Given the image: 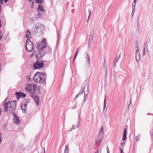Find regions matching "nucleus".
I'll use <instances>...</instances> for the list:
<instances>
[{
  "mask_svg": "<svg viewBox=\"0 0 153 153\" xmlns=\"http://www.w3.org/2000/svg\"><path fill=\"white\" fill-rule=\"evenodd\" d=\"M134 11H135V10H132L131 13H134Z\"/></svg>",
  "mask_w": 153,
  "mask_h": 153,
  "instance_id": "49530a36",
  "label": "nucleus"
},
{
  "mask_svg": "<svg viewBox=\"0 0 153 153\" xmlns=\"http://www.w3.org/2000/svg\"><path fill=\"white\" fill-rule=\"evenodd\" d=\"M27 102L26 100H24L21 106V108L22 110V112L24 113L26 112V109L27 106Z\"/></svg>",
  "mask_w": 153,
  "mask_h": 153,
  "instance_id": "9d476101",
  "label": "nucleus"
},
{
  "mask_svg": "<svg viewBox=\"0 0 153 153\" xmlns=\"http://www.w3.org/2000/svg\"><path fill=\"white\" fill-rule=\"evenodd\" d=\"M80 121V117L79 116V119L78 121L74 123V124L72 125V127L71 128V129L69 130L68 131H71L72 130H74L77 128L79 126V123Z\"/></svg>",
  "mask_w": 153,
  "mask_h": 153,
  "instance_id": "1a4fd4ad",
  "label": "nucleus"
},
{
  "mask_svg": "<svg viewBox=\"0 0 153 153\" xmlns=\"http://www.w3.org/2000/svg\"><path fill=\"white\" fill-rule=\"evenodd\" d=\"M99 149H98V150H97L95 152V153H99Z\"/></svg>",
  "mask_w": 153,
  "mask_h": 153,
  "instance_id": "37998d69",
  "label": "nucleus"
},
{
  "mask_svg": "<svg viewBox=\"0 0 153 153\" xmlns=\"http://www.w3.org/2000/svg\"><path fill=\"white\" fill-rule=\"evenodd\" d=\"M64 153H68L64 152Z\"/></svg>",
  "mask_w": 153,
  "mask_h": 153,
  "instance_id": "052dcab7",
  "label": "nucleus"
},
{
  "mask_svg": "<svg viewBox=\"0 0 153 153\" xmlns=\"http://www.w3.org/2000/svg\"><path fill=\"white\" fill-rule=\"evenodd\" d=\"M120 151H121V152H120L121 153H122L123 152V150L122 149H120Z\"/></svg>",
  "mask_w": 153,
  "mask_h": 153,
  "instance_id": "09e8293b",
  "label": "nucleus"
},
{
  "mask_svg": "<svg viewBox=\"0 0 153 153\" xmlns=\"http://www.w3.org/2000/svg\"><path fill=\"white\" fill-rule=\"evenodd\" d=\"M44 48V47L42 46L39 42L37 43V49L40 51V53L38 55L41 56H43L46 54V51Z\"/></svg>",
  "mask_w": 153,
  "mask_h": 153,
  "instance_id": "20e7f679",
  "label": "nucleus"
},
{
  "mask_svg": "<svg viewBox=\"0 0 153 153\" xmlns=\"http://www.w3.org/2000/svg\"><path fill=\"white\" fill-rule=\"evenodd\" d=\"M152 137H153V131L152 132Z\"/></svg>",
  "mask_w": 153,
  "mask_h": 153,
  "instance_id": "6e6d98bb",
  "label": "nucleus"
},
{
  "mask_svg": "<svg viewBox=\"0 0 153 153\" xmlns=\"http://www.w3.org/2000/svg\"><path fill=\"white\" fill-rule=\"evenodd\" d=\"M59 30H58V34H57V36H58V38L57 41V42H58L59 40Z\"/></svg>",
  "mask_w": 153,
  "mask_h": 153,
  "instance_id": "7c9ffc66",
  "label": "nucleus"
},
{
  "mask_svg": "<svg viewBox=\"0 0 153 153\" xmlns=\"http://www.w3.org/2000/svg\"><path fill=\"white\" fill-rule=\"evenodd\" d=\"M105 117H106V115L105 114Z\"/></svg>",
  "mask_w": 153,
  "mask_h": 153,
  "instance_id": "bf43d9fd",
  "label": "nucleus"
},
{
  "mask_svg": "<svg viewBox=\"0 0 153 153\" xmlns=\"http://www.w3.org/2000/svg\"><path fill=\"white\" fill-rule=\"evenodd\" d=\"M36 2L38 4H42L43 3V0H36Z\"/></svg>",
  "mask_w": 153,
  "mask_h": 153,
  "instance_id": "393cba45",
  "label": "nucleus"
},
{
  "mask_svg": "<svg viewBox=\"0 0 153 153\" xmlns=\"http://www.w3.org/2000/svg\"><path fill=\"white\" fill-rule=\"evenodd\" d=\"M3 0L4 1V2L5 3H7L8 1V0Z\"/></svg>",
  "mask_w": 153,
  "mask_h": 153,
  "instance_id": "c03bdc74",
  "label": "nucleus"
},
{
  "mask_svg": "<svg viewBox=\"0 0 153 153\" xmlns=\"http://www.w3.org/2000/svg\"><path fill=\"white\" fill-rule=\"evenodd\" d=\"M7 98H6L5 100H4V101L3 102V103H7V102H6V100H7Z\"/></svg>",
  "mask_w": 153,
  "mask_h": 153,
  "instance_id": "ea45409f",
  "label": "nucleus"
},
{
  "mask_svg": "<svg viewBox=\"0 0 153 153\" xmlns=\"http://www.w3.org/2000/svg\"><path fill=\"white\" fill-rule=\"evenodd\" d=\"M1 108H0V115L1 114Z\"/></svg>",
  "mask_w": 153,
  "mask_h": 153,
  "instance_id": "de8ad7c7",
  "label": "nucleus"
},
{
  "mask_svg": "<svg viewBox=\"0 0 153 153\" xmlns=\"http://www.w3.org/2000/svg\"><path fill=\"white\" fill-rule=\"evenodd\" d=\"M78 49H79V48H78V49H77V50H76V51L75 54L74 56V60H73V62H74V60L75 59L76 57V56H77V54H78Z\"/></svg>",
  "mask_w": 153,
  "mask_h": 153,
  "instance_id": "cd10ccee",
  "label": "nucleus"
},
{
  "mask_svg": "<svg viewBox=\"0 0 153 153\" xmlns=\"http://www.w3.org/2000/svg\"><path fill=\"white\" fill-rule=\"evenodd\" d=\"M16 97L17 99H19L21 98H24L26 96V94H24L23 93L20 92H16Z\"/></svg>",
  "mask_w": 153,
  "mask_h": 153,
  "instance_id": "ddd939ff",
  "label": "nucleus"
},
{
  "mask_svg": "<svg viewBox=\"0 0 153 153\" xmlns=\"http://www.w3.org/2000/svg\"><path fill=\"white\" fill-rule=\"evenodd\" d=\"M92 40H89V41L88 42V48H90V46L92 42Z\"/></svg>",
  "mask_w": 153,
  "mask_h": 153,
  "instance_id": "bb28decb",
  "label": "nucleus"
},
{
  "mask_svg": "<svg viewBox=\"0 0 153 153\" xmlns=\"http://www.w3.org/2000/svg\"><path fill=\"white\" fill-rule=\"evenodd\" d=\"M125 143H120V145L121 146H124Z\"/></svg>",
  "mask_w": 153,
  "mask_h": 153,
  "instance_id": "a19ab883",
  "label": "nucleus"
},
{
  "mask_svg": "<svg viewBox=\"0 0 153 153\" xmlns=\"http://www.w3.org/2000/svg\"><path fill=\"white\" fill-rule=\"evenodd\" d=\"M87 56L85 57V58L86 59V61L88 62V64L89 65L90 64V58L88 56V54H87Z\"/></svg>",
  "mask_w": 153,
  "mask_h": 153,
  "instance_id": "4be33fe9",
  "label": "nucleus"
},
{
  "mask_svg": "<svg viewBox=\"0 0 153 153\" xmlns=\"http://www.w3.org/2000/svg\"><path fill=\"white\" fill-rule=\"evenodd\" d=\"M25 89L28 92L30 96L34 99L37 105L39 102V98L36 94V92L39 89L37 86L35 84L29 83L27 84L25 87Z\"/></svg>",
  "mask_w": 153,
  "mask_h": 153,
  "instance_id": "f257e3e1",
  "label": "nucleus"
},
{
  "mask_svg": "<svg viewBox=\"0 0 153 153\" xmlns=\"http://www.w3.org/2000/svg\"><path fill=\"white\" fill-rule=\"evenodd\" d=\"M103 126H102L101 128V129L100 133H101L102 131H103Z\"/></svg>",
  "mask_w": 153,
  "mask_h": 153,
  "instance_id": "4c0bfd02",
  "label": "nucleus"
},
{
  "mask_svg": "<svg viewBox=\"0 0 153 153\" xmlns=\"http://www.w3.org/2000/svg\"><path fill=\"white\" fill-rule=\"evenodd\" d=\"M107 153H109V150H107Z\"/></svg>",
  "mask_w": 153,
  "mask_h": 153,
  "instance_id": "603ef678",
  "label": "nucleus"
},
{
  "mask_svg": "<svg viewBox=\"0 0 153 153\" xmlns=\"http://www.w3.org/2000/svg\"><path fill=\"white\" fill-rule=\"evenodd\" d=\"M25 47L27 52H31L33 48V42L30 40L27 39L26 42Z\"/></svg>",
  "mask_w": 153,
  "mask_h": 153,
  "instance_id": "423d86ee",
  "label": "nucleus"
},
{
  "mask_svg": "<svg viewBox=\"0 0 153 153\" xmlns=\"http://www.w3.org/2000/svg\"><path fill=\"white\" fill-rule=\"evenodd\" d=\"M135 5H134V4H132V10H135Z\"/></svg>",
  "mask_w": 153,
  "mask_h": 153,
  "instance_id": "473e14b6",
  "label": "nucleus"
},
{
  "mask_svg": "<svg viewBox=\"0 0 153 153\" xmlns=\"http://www.w3.org/2000/svg\"><path fill=\"white\" fill-rule=\"evenodd\" d=\"M143 52L144 53H145V51H144V50H143Z\"/></svg>",
  "mask_w": 153,
  "mask_h": 153,
  "instance_id": "4d7b16f0",
  "label": "nucleus"
},
{
  "mask_svg": "<svg viewBox=\"0 0 153 153\" xmlns=\"http://www.w3.org/2000/svg\"><path fill=\"white\" fill-rule=\"evenodd\" d=\"M83 92V90H81L76 95L74 99V100H76L77 98V97H78V96H79L81 95L82 94Z\"/></svg>",
  "mask_w": 153,
  "mask_h": 153,
  "instance_id": "b1692460",
  "label": "nucleus"
},
{
  "mask_svg": "<svg viewBox=\"0 0 153 153\" xmlns=\"http://www.w3.org/2000/svg\"><path fill=\"white\" fill-rule=\"evenodd\" d=\"M146 46V44L145 43L144 44V46H143V49H144V51H145Z\"/></svg>",
  "mask_w": 153,
  "mask_h": 153,
  "instance_id": "e433bc0d",
  "label": "nucleus"
},
{
  "mask_svg": "<svg viewBox=\"0 0 153 153\" xmlns=\"http://www.w3.org/2000/svg\"><path fill=\"white\" fill-rule=\"evenodd\" d=\"M37 10L38 11H39V10L40 11L44 12L45 11V9L43 8V7L41 5H39L38 6V7L36 8Z\"/></svg>",
  "mask_w": 153,
  "mask_h": 153,
  "instance_id": "a211bd4d",
  "label": "nucleus"
},
{
  "mask_svg": "<svg viewBox=\"0 0 153 153\" xmlns=\"http://www.w3.org/2000/svg\"><path fill=\"white\" fill-rule=\"evenodd\" d=\"M137 1V0H134L133 2L132 3V4H133L134 5H136Z\"/></svg>",
  "mask_w": 153,
  "mask_h": 153,
  "instance_id": "c9c22d12",
  "label": "nucleus"
},
{
  "mask_svg": "<svg viewBox=\"0 0 153 153\" xmlns=\"http://www.w3.org/2000/svg\"><path fill=\"white\" fill-rule=\"evenodd\" d=\"M26 37L28 39L31 37V35L30 32L29 30H27V34L26 36Z\"/></svg>",
  "mask_w": 153,
  "mask_h": 153,
  "instance_id": "6ab92c4d",
  "label": "nucleus"
},
{
  "mask_svg": "<svg viewBox=\"0 0 153 153\" xmlns=\"http://www.w3.org/2000/svg\"><path fill=\"white\" fill-rule=\"evenodd\" d=\"M9 101L7 102V103H3V106L4 107L3 110L4 112H7L8 111L9 109Z\"/></svg>",
  "mask_w": 153,
  "mask_h": 153,
  "instance_id": "4468645a",
  "label": "nucleus"
},
{
  "mask_svg": "<svg viewBox=\"0 0 153 153\" xmlns=\"http://www.w3.org/2000/svg\"><path fill=\"white\" fill-rule=\"evenodd\" d=\"M40 43H41V44L42 45V46L44 47V48L45 49V48L47 46V45H46V44L47 43L46 40L45 39L43 38L42 41Z\"/></svg>",
  "mask_w": 153,
  "mask_h": 153,
  "instance_id": "2eb2a0df",
  "label": "nucleus"
},
{
  "mask_svg": "<svg viewBox=\"0 0 153 153\" xmlns=\"http://www.w3.org/2000/svg\"><path fill=\"white\" fill-rule=\"evenodd\" d=\"M45 49L46 50V52H47L48 53H51L52 49L50 46H47Z\"/></svg>",
  "mask_w": 153,
  "mask_h": 153,
  "instance_id": "aec40b11",
  "label": "nucleus"
},
{
  "mask_svg": "<svg viewBox=\"0 0 153 153\" xmlns=\"http://www.w3.org/2000/svg\"><path fill=\"white\" fill-rule=\"evenodd\" d=\"M134 13H131V16H133V15H134Z\"/></svg>",
  "mask_w": 153,
  "mask_h": 153,
  "instance_id": "8fccbe9b",
  "label": "nucleus"
},
{
  "mask_svg": "<svg viewBox=\"0 0 153 153\" xmlns=\"http://www.w3.org/2000/svg\"><path fill=\"white\" fill-rule=\"evenodd\" d=\"M114 63V65H113V67H116V63Z\"/></svg>",
  "mask_w": 153,
  "mask_h": 153,
  "instance_id": "79ce46f5",
  "label": "nucleus"
},
{
  "mask_svg": "<svg viewBox=\"0 0 153 153\" xmlns=\"http://www.w3.org/2000/svg\"><path fill=\"white\" fill-rule=\"evenodd\" d=\"M37 60L34 63L33 67L35 69H40L42 68L44 65V61L41 59V57L39 55H36Z\"/></svg>",
  "mask_w": 153,
  "mask_h": 153,
  "instance_id": "7ed1b4c3",
  "label": "nucleus"
},
{
  "mask_svg": "<svg viewBox=\"0 0 153 153\" xmlns=\"http://www.w3.org/2000/svg\"><path fill=\"white\" fill-rule=\"evenodd\" d=\"M14 117L13 119V122L16 125H19L20 123V121L18 117L16 116V114H13Z\"/></svg>",
  "mask_w": 153,
  "mask_h": 153,
  "instance_id": "f8f14e48",
  "label": "nucleus"
},
{
  "mask_svg": "<svg viewBox=\"0 0 153 153\" xmlns=\"http://www.w3.org/2000/svg\"><path fill=\"white\" fill-rule=\"evenodd\" d=\"M135 54L136 61L137 62H138L139 61L141 57V55L138 49H136Z\"/></svg>",
  "mask_w": 153,
  "mask_h": 153,
  "instance_id": "9b49d317",
  "label": "nucleus"
},
{
  "mask_svg": "<svg viewBox=\"0 0 153 153\" xmlns=\"http://www.w3.org/2000/svg\"><path fill=\"white\" fill-rule=\"evenodd\" d=\"M3 36L1 34V31L0 32V41L1 40V39L2 38Z\"/></svg>",
  "mask_w": 153,
  "mask_h": 153,
  "instance_id": "f704fd0d",
  "label": "nucleus"
},
{
  "mask_svg": "<svg viewBox=\"0 0 153 153\" xmlns=\"http://www.w3.org/2000/svg\"><path fill=\"white\" fill-rule=\"evenodd\" d=\"M120 57V54H118L116 56L114 59V63H117L119 60V59Z\"/></svg>",
  "mask_w": 153,
  "mask_h": 153,
  "instance_id": "dca6fc26",
  "label": "nucleus"
},
{
  "mask_svg": "<svg viewBox=\"0 0 153 153\" xmlns=\"http://www.w3.org/2000/svg\"><path fill=\"white\" fill-rule=\"evenodd\" d=\"M2 135L1 132H0V144L2 142Z\"/></svg>",
  "mask_w": 153,
  "mask_h": 153,
  "instance_id": "c756f323",
  "label": "nucleus"
},
{
  "mask_svg": "<svg viewBox=\"0 0 153 153\" xmlns=\"http://www.w3.org/2000/svg\"><path fill=\"white\" fill-rule=\"evenodd\" d=\"M107 150H109L108 149V147H107Z\"/></svg>",
  "mask_w": 153,
  "mask_h": 153,
  "instance_id": "864d4df0",
  "label": "nucleus"
},
{
  "mask_svg": "<svg viewBox=\"0 0 153 153\" xmlns=\"http://www.w3.org/2000/svg\"><path fill=\"white\" fill-rule=\"evenodd\" d=\"M139 18H138V19H137V25H138V28L139 27H138V22H139Z\"/></svg>",
  "mask_w": 153,
  "mask_h": 153,
  "instance_id": "a18cd8bd",
  "label": "nucleus"
},
{
  "mask_svg": "<svg viewBox=\"0 0 153 153\" xmlns=\"http://www.w3.org/2000/svg\"><path fill=\"white\" fill-rule=\"evenodd\" d=\"M46 78V75L44 73L37 72L33 78L34 81L40 83L44 82Z\"/></svg>",
  "mask_w": 153,
  "mask_h": 153,
  "instance_id": "f03ea898",
  "label": "nucleus"
},
{
  "mask_svg": "<svg viewBox=\"0 0 153 153\" xmlns=\"http://www.w3.org/2000/svg\"><path fill=\"white\" fill-rule=\"evenodd\" d=\"M88 85V82H86L84 87V89H85V88H87L86 91L84 93V102H85L87 99V95L89 92Z\"/></svg>",
  "mask_w": 153,
  "mask_h": 153,
  "instance_id": "6e6552de",
  "label": "nucleus"
},
{
  "mask_svg": "<svg viewBox=\"0 0 153 153\" xmlns=\"http://www.w3.org/2000/svg\"><path fill=\"white\" fill-rule=\"evenodd\" d=\"M147 41H148V42H150V40L149 39L148 40H147Z\"/></svg>",
  "mask_w": 153,
  "mask_h": 153,
  "instance_id": "3c124183",
  "label": "nucleus"
},
{
  "mask_svg": "<svg viewBox=\"0 0 153 153\" xmlns=\"http://www.w3.org/2000/svg\"><path fill=\"white\" fill-rule=\"evenodd\" d=\"M126 139V128L124 129L123 132V135L122 137V140L123 141Z\"/></svg>",
  "mask_w": 153,
  "mask_h": 153,
  "instance_id": "f3484780",
  "label": "nucleus"
},
{
  "mask_svg": "<svg viewBox=\"0 0 153 153\" xmlns=\"http://www.w3.org/2000/svg\"><path fill=\"white\" fill-rule=\"evenodd\" d=\"M141 135L139 134L136 137L135 139L137 141H138L139 140V138L141 137Z\"/></svg>",
  "mask_w": 153,
  "mask_h": 153,
  "instance_id": "c85d7f7f",
  "label": "nucleus"
},
{
  "mask_svg": "<svg viewBox=\"0 0 153 153\" xmlns=\"http://www.w3.org/2000/svg\"><path fill=\"white\" fill-rule=\"evenodd\" d=\"M44 153H45V148H44Z\"/></svg>",
  "mask_w": 153,
  "mask_h": 153,
  "instance_id": "5fc2aeb1",
  "label": "nucleus"
},
{
  "mask_svg": "<svg viewBox=\"0 0 153 153\" xmlns=\"http://www.w3.org/2000/svg\"><path fill=\"white\" fill-rule=\"evenodd\" d=\"M135 43L137 44V46L136 47V49H138V42L137 40L135 41Z\"/></svg>",
  "mask_w": 153,
  "mask_h": 153,
  "instance_id": "2f4dec72",
  "label": "nucleus"
},
{
  "mask_svg": "<svg viewBox=\"0 0 153 153\" xmlns=\"http://www.w3.org/2000/svg\"><path fill=\"white\" fill-rule=\"evenodd\" d=\"M88 12L89 13V16H88V19H89V16H90V15L91 13V10H89L88 11Z\"/></svg>",
  "mask_w": 153,
  "mask_h": 153,
  "instance_id": "72a5a7b5",
  "label": "nucleus"
},
{
  "mask_svg": "<svg viewBox=\"0 0 153 153\" xmlns=\"http://www.w3.org/2000/svg\"><path fill=\"white\" fill-rule=\"evenodd\" d=\"M7 98H6L5 100H4V101L3 102V103H7V102H6V100H7Z\"/></svg>",
  "mask_w": 153,
  "mask_h": 153,
  "instance_id": "58836bf2",
  "label": "nucleus"
},
{
  "mask_svg": "<svg viewBox=\"0 0 153 153\" xmlns=\"http://www.w3.org/2000/svg\"><path fill=\"white\" fill-rule=\"evenodd\" d=\"M106 96H105V99H104V106H103V110H104V109L105 108V106H106V104H105V102H106Z\"/></svg>",
  "mask_w": 153,
  "mask_h": 153,
  "instance_id": "a878e982",
  "label": "nucleus"
},
{
  "mask_svg": "<svg viewBox=\"0 0 153 153\" xmlns=\"http://www.w3.org/2000/svg\"><path fill=\"white\" fill-rule=\"evenodd\" d=\"M16 108V102L15 101H12L9 103V112L13 113Z\"/></svg>",
  "mask_w": 153,
  "mask_h": 153,
  "instance_id": "0eeeda50",
  "label": "nucleus"
},
{
  "mask_svg": "<svg viewBox=\"0 0 153 153\" xmlns=\"http://www.w3.org/2000/svg\"><path fill=\"white\" fill-rule=\"evenodd\" d=\"M69 152L68 145H66L65 146L64 152L68 153Z\"/></svg>",
  "mask_w": 153,
  "mask_h": 153,
  "instance_id": "5701e85b",
  "label": "nucleus"
},
{
  "mask_svg": "<svg viewBox=\"0 0 153 153\" xmlns=\"http://www.w3.org/2000/svg\"><path fill=\"white\" fill-rule=\"evenodd\" d=\"M33 31L34 33L42 32V25L39 22H36L33 28Z\"/></svg>",
  "mask_w": 153,
  "mask_h": 153,
  "instance_id": "39448f33",
  "label": "nucleus"
},
{
  "mask_svg": "<svg viewBox=\"0 0 153 153\" xmlns=\"http://www.w3.org/2000/svg\"><path fill=\"white\" fill-rule=\"evenodd\" d=\"M94 31H91L90 33V35L89 37V39L90 40H92L93 38H94Z\"/></svg>",
  "mask_w": 153,
  "mask_h": 153,
  "instance_id": "412c9836",
  "label": "nucleus"
},
{
  "mask_svg": "<svg viewBox=\"0 0 153 153\" xmlns=\"http://www.w3.org/2000/svg\"><path fill=\"white\" fill-rule=\"evenodd\" d=\"M30 2L32 0H28Z\"/></svg>",
  "mask_w": 153,
  "mask_h": 153,
  "instance_id": "13d9d810",
  "label": "nucleus"
}]
</instances>
